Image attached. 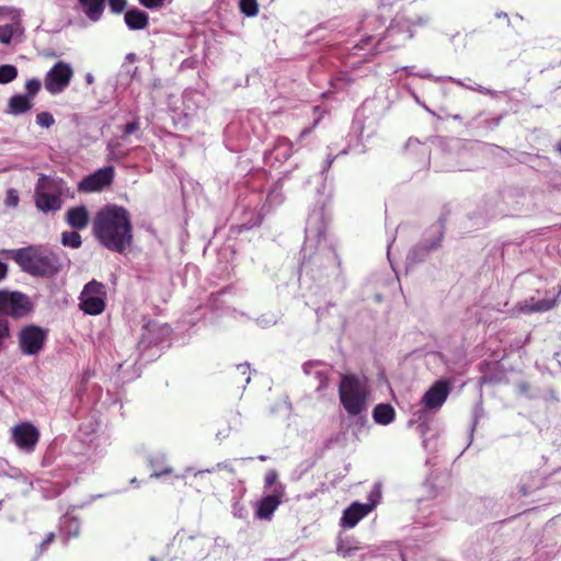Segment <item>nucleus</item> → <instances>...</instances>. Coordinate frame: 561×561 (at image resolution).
<instances>
[{
  "instance_id": "obj_1",
  "label": "nucleus",
  "mask_w": 561,
  "mask_h": 561,
  "mask_svg": "<svg viewBox=\"0 0 561 561\" xmlns=\"http://www.w3.org/2000/svg\"><path fill=\"white\" fill-rule=\"evenodd\" d=\"M92 231L104 248L121 254L131 245L134 239L130 215L126 208L117 205H107L96 213Z\"/></svg>"
},
{
  "instance_id": "obj_2",
  "label": "nucleus",
  "mask_w": 561,
  "mask_h": 561,
  "mask_svg": "<svg viewBox=\"0 0 561 561\" xmlns=\"http://www.w3.org/2000/svg\"><path fill=\"white\" fill-rule=\"evenodd\" d=\"M13 259L24 272L33 276L51 277L62 267L56 253L38 247L19 249Z\"/></svg>"
},
{
  "instance_id": "obj_3",
  "label": "nucleus",
  "mask_w": 561,
  "mask_h": 561,
  "mask_svg": "<svg viewBox=\"0 0 561 561\" xmlns=\"http://www.w3.org/2000/svg\"><path fill=\"white\" fill-rule=\"evenodd\" d=\"M66 182L60 178L39 174L34 188V203L38 210L56 213L61 209Z\"/></svg>"
},
{
  "instance_id": "obj_4",
  "label": "nucleus",
  "mask_w": 561,
  "mask_h": 561,
  "mask_svg": "<svg viewBox=\"0 0 561 561\" xmlns=\"http://www.w3.org/2000/svg\"><path fill=\"white\" fill-rule=\"evenodd\" d=\"M369 389L367 381L356 375H344L339 385L340 402L344 410L353 416L366 410Z\"/></svg>"
},
{
  "instance_id": "obj_5",
  "label": "nucleus",
  "mask_w": 561,
  "mask_h": 561,
  "mask_svg": "<svg viewBox=\"0 0 561 561\" xmlns=\"http://www.w3.org/2000/svg\"><path fill=\"white\" fill-rule=\"evenodd\" d=\"M47 332L41 327L30 324L24 327L19 333V344L23 354H38L46 341Z\"/></svg>"
},
{
  "instance_id": "obj_6",
  "label": "nucleus",
  "mask_w": 561,
  "mask_h": 561,
  "mask_svg": "<svg viewBox=\"0 0 561 561\" xmlns=\"http://www.w3.org/2000/svg\"><path fill=\"white\" fill-rule=\"evenodd\" d=\"M73 76L70 65L58 61L47 72L45 78V88L51 94L62 92L70 83Z\"/></svg>"
},
{
  "instance_id": "obj_7",
  "label": "nucleus",
  "mask_w": 561,
  "mask_h": 561,
  "mask_svg": "<svg viewBox=\"0 0 561 561\" xmlns=\"http://www.w3.org/2000/svg\"><path fill=\"white\" fill-rule=\"evenodd\" d=\"M115 176L114 168L108 165L96 170L84 176L78 183V191L81 193L100 192L113 183Z\"/></svg>"
},
{
  "instance_id": "obj_8",
  "label": "nucleus",
  "mask_w": 561,
  "mask_h": 561,
  "mask_svg": "<svg viewBox=\"0 0 561 561\" xmlns=\"http://www.w3.org/2000/svg\"><path fill=\"white\" fill-rule=\"evenodd\" d=\"M39 435V431L30 422L20 423L12 428L15 445L25 453L35 450Z\"/></svg>"
},
{
  "instance_id": "obj_9",
  "label": "nucleus",
  "mask_w": 561,
  "mask_h": 561,
  "mask_svg": "<svg viewBox=\"0 0 561 561\" xmlns=\"http://www.w3.org/2000/svg\"><path fill=\"white\" fill-rule=\"evenodd\" d=\"M450 391V381L448 379H439L424 393L422 403L428 410H437L445 403Z\"/></svg>"
},
{
  "instance_id": "obj_10",
  "label": "nucleus",
  "mask_w": 561,
  "mask_h": 561,
  "mask_svg": "<svg viewBox=\"0 0 561 561\" xmlns=\"http://www.w3.org/2000/svg\"><path fill=\"white\" fill-rule=\"evenodd\" d=\"M3 314L13 318L25 317L33 308L28 297L22 293L5 290Z\"/></svg>"
},
{
  "instance_id": "obj_11",
  "label": "nucleus",
  "mask_w": 561,
  "mask_h": 561,
  "mask_svg": "<svg viewBox=\"0 0 561 561\" xmlns=\"http://www.w3.org/2000/svg\"><path fill=\"white\" fill-rule=\"evenodd\" d=\"M285 496V486L279 484L276 486L272 494L263 496L257 503L255 511V517L259 519L270 520L282 504L283 497Z\"/></svg>"
},
{
  "instance_id": "obj_12",
  "label": "nucleus",
  "mask_w": 561,
  "mask_h": 561,
  "mask_svg": "<svg viewBox=\"0 0 561 561\" xmlns=\"http://www.w3.org/2000/svg\"><path fill=\"white\" fill-rule=\"evenodd\" d=\"M374 505L353 503L344 512L341 518V525L346 528H353L363 519L373 508Z\"/></svg>"
},
{
  "instance_id": "obj_13",
  "label": "nucleus",
  "mask_w": 561,
  "mask_h": 561,
  "mask_svg": "<svg viewBox=\"0 0 561 561\" xmlns=\"http://www.w3.org/2000/svg\"><path fill=\"white\" fill-rule=\"evenodd\" d=\"M67 224L77 230H82L88 227L90 221L89 211L85 206L71 207L66 213Z\"/></svg>"
},
{
  "instance_id": "obj_14",
  "label": "nucleus",
  "mask_w": 561,
  "mask_h": 561,
  "mask_svg": "<svg viewBox=\"0 0 561 561\" xmlns=\"http://www.w3.org/2000/svg\"><path fill=\"white\" fill-rule=\"evenodd\" d=\"M124 19L128 28L133 31L144 30L149 23L148 14L139 9L128 10Z\"/></svg>"
},
{
  "instance_id": "obj_15",
  "label": "nucleus",
  "mask_w": 561,
  "mask_h": 561,
  "mask_svg": "<svg viewBox=\"0 0 561 561\" xmlns=\"http://www.w3.org/2000/svg\"><path fill=\"white\" fill-rule=\"evenodd\" d=\"M105 298L102 296L80 297V309L91 316L101 314L105 309Z\"/></svg>"
},
{
  "instance_id": "obj_16",
  "label": "nucleus",
  "mask_w": 561,
  "mask_h": 561,
  "mask_svg": "<svg viewBox=\"0 0 561 561\" xmlns=\"http://www.w3.org/2000/svg\"><path fill=\"white\" fill-rule=\"evenodd\" d=\"M396 416L394 409L388 403H379L373 410V419L377 424L388 425Z\"/></svg>"
},
{
  "instance_id": "obj_17",
  "label": "nucleus",
  "mask_w": 561,
  "mask_h": 561,
  "mask_svg": "<svg viewBox=\"0 0 561 561\" xmlns=\"http://www.w3.org/2000/svg\"><path fill=\"white\" fill-rule=\"evenodd\" d=\"M32 107V100L26 95L15 94L9 100V110L12 114H23Z\"/></svg>"
},
{
  "instance_id": "obj_18",
  "label": "nucleus",
  "mask_w": 561,
  "mask_h": 561,
  "mask_svg": "<svg viewBox=\"0 0 561 561\" xmlns=\"http://www.w3.org/2000/svg\"><path fill=\"white\" fill-rule=\"evenodd\" d=\"M79 3L90 20L96 21L100 19L104 8V0H79Z\"/></svg>"
},
{
  "instance_id": "obj_19",
  "label": "nucleus",
  "mask_w": 561,
  "mask_h": 561,
  "mask_svg": "<svg viewBox=\"0 0 561 561\" xmlns=\"http://www.w3.org/2000/svg\"><path fill=\"white\" fill-rule=\"evenodd\" d=\"M98 297V296H102V297H106V290H105V286L104 284L100 283V282H96V280H91L89 282L82 293H81V297Z\"/></svg>"
},
{
  "instance_id": "obj_20",
  "label": "nucleus",
  "mask_w": 561,
  "mask_h": 561,
  "mask_svg": "<svg viewBox=\"0 0 561 561\" xmlns=\"http://www.w3.org/2000/svg\"><path fill=\"white\" fill-rule=\"evenodd\" d=\"M61 243L65 247L78 249L82 244L81 236L77 231H65L61 233Z\"/></svg>"
},
{
  "instance_id": "obj_21",
  "label": "nucleus",
  "mask_w": 561,
  "mask_h": 561,
  "mask_svg": "<svg viewBox=\"0 0 561 561\" xmlns=\"http://www.w3.org/2000/svg\"><path fill=\"white\" fill-rule=\"evenodd\" d=\"M151 465H152L153 471L150 474V478L160 479L162 477L173 473L172 466H170L168 463L162 465V463H160L159 459L151 460Z\"/></svg>"
},
{
  "instance_id": "obj_22",
  "label": "nucleus",
  "mask_w": 561,
  "mask_h": 561,
  "mask_svg": "<svg viewBox=\"0 0 561 561\" xmlns=\"http://www.w3.org/2000/svg\"><path fill=\"white\" fill-rule=\"evenodd\" d=\"M18 77V69L12 65L0 66V83L5 84Z\"/></svg>"
},
{
  "instance_id": "obj_23",
  "label": "nucleus",
  "mask_w": 561,
  "mask_h": 561,
  "mask_svg": "<svg viewBox=\"0 0 561 561\" xmlns=\"http://www.w3.org/2000/svg\"><path fill=\"white\" fill-rule=\"evenodd\" d=\"M240 11L247 16H255L259 13V4L256 0H240Z\"/></svg>"
},
{
  "instance_id": "obj_24",
  "label": "nucleus",
  "mask_w": 561,
  "mask_h": 561,
  "mask_svg": "<svg viewBox=\"0 0 561 561\" xmlns=\"http://www.w3.org/2000/svg\"><path fill=\"white\" fill-rule=\"evenodd\" d=\"M556 299H542L537 301L530 307V311L533 312H543L551 310L556 306Z\"/></svg>"
},
{
  "instance_id": "obj_25",
  "label": "nucleus",
  "mask_w": 561,
  "mask_h": 561,
  "mask_svg": "<svg viewBox=\"0 0 561 561\" xmlns=\"http://www.w3.org/2000/svg\"><path fill=\"white\" fill-rule=\"evenodd\" d=\"M107 151L110 158L113 160H118L126 156V152L122 150V145L119 142H108Z\"/></svg>"
},
{
  "instance_id": "obj_26",
  "label": "nucleus",
  "mask_w": 561,
  "mask_h": 561,
  "mask_svg": "<svg viewBox=\"0 0 561 561\" xmlns=\"http://www.w3.org/2000/svg\"><path fill=\"white\" fill-rule=\"evenodd\" d=\"M26 90V96H28L31 100L41 90V82L37 79H31L26 81L25 84Z\"/></svg>"
},
{
  "instance_id": "obj_27",
  "label": "nucleus",
  "mask_w": 561,
  "mask_h": 561,
  "mask_svg": "<svg viewBox=\"0 0 561 561\" xmlns=\"http://www.w3.org/2000/svg\"><path fill=\"white\" fill-rule=\"evenodd\" d=\"M13 36V26L11 24H5L0 26V42L2 44H9Z\"/></svg>"
},
{
  "instance_id": "obj_28",
  "label": "nucleus",
  "mask_w": 561,
  "mask_h": 561,
  "mask_svg": "<svg viewBox=\"0 0 561 561\" xmlns=\"http://www.w3.org/2000/svg\"><path fill=\"white\" fill-rule=\"evenodd\" d=\"M54 117L48 112H42L36 116V123L42 127L49 128L54 124Z\"/></svg>"
},
{
  "instance_id": "obj_29",
  "label": "nucleus",
  "mask_w": 561,
  "mask_h": 561,
  "mask_svg": "<svg viewBox=\"0 0 561 561\" xmlns=\"http://www.w3.org/2000/svg\"><path fill=\"white\" fill-rule=\"evenodd\" d=\"M278 480V473L274 469H270L264 476V489H270L276 484Z\"/></svg>"
},
{
  "instance_id": "obj_30",
  "label": "nucleus",
  "mask_w": 561,
  "mask_h": 561,
  "mask_svg": "<svg viewBox=\"0 0 561 561\" xmlns=\"http://www.w3.org/2000/svg\"><path fill=\"white\" fill-rule=\"evenodd\" d=\"M20 198L18 191L14 188H10L7 191L5 196V205L9 207H16L19 205Z\"/></svg>"
},
{
  "instance_id": "obj_31",
  "label": "nucleus",
  "mask_w": 561,
  "mask_h": 561,
  "mask_svg": "<svg viewBox=\"0 0 561 561\" xmlns=\"http://www.w3.org/2000/svg\"><path fill=\"white\" fill-rule=\"evenodd\" d=\"M127 1L126 0H108V5L111 8V11L113 13L119 14L124 11L126 8Z\"/></svg>"
},
{
  "instance_id": "obj_32",
  "label": "nucleus",
  "mask_w": 561,
  "mask_h": 561,
  "mask_svg": "<svg viewBox=\"0 0 561 561\" xmlns=\"http://www.w3.org/2000/svg\"><path fill=\"white\" fill-rule=\"evenodd\" d=\"M140 128V125L138 121H133L130 123H127L124 127V135L123 138H126L127 136L136 133Z\"/></svg>"
},
{
  "instance_id": "obj_33",
  "label": "nucleus",
  "mask_w": 561,
  "mask_h": 561,
  "mask_svg": "<svg viewBox=\"0 0 561 561\" xmlns=\"http://www.w3.org/2000/svg\"><path fill=\"white\" fill-rule=\"evenodd\" d=\"M55 540V534L48 533L46 537L43 539V541L38 546V552L43 553L47 550L48 546Z\"/></svg>"
},
{
  "instance_id": "obj_34",
  "label": "nucleus",
  "mask_w": 561,
  "mask_h": 561,
  "mask_svg": "<svg viewBox=\"0 0 561 561\" xmlns=\"http://www.w3.org/2000/svg\"><path fill=\"white\" fill-rule=\"evenodd\" d=\"M55 540V534L48 533L46 537L43 539V541L38 546V552L43 553L47 550L48 546Z\"/></svg>"
},
{
  "instance_id": "obj_35",
  "label": "nucleus",
  "mask_w": 561,
  "mask_h": 561,
  "mask_svg": "<svg viewBox=\"0 0 561 561\" xmlns=\"http://www.w3.org/2000/svg\"><path fill=\"white\" fill-rule=\"evenodd\" d=\"M139 2L147 9H157L163 4L164 0H139Z\"/></svg>"
},
{
  "instance_id": "obj_36",
  "label": "nucleus",
  "mask_w": 561,
  "mask_h": 561,
  "mask_svg": "<svg viewBox=\"0 0 561 561\" xmlns=\"http://www.w3.org/2000/svg\"><path fill=\"white\" fill-rule=\"evenodd\" d=\"M8 274V265L0 261V280L5 278Z\"/></svg>"
},
{
  "instance_id": "obj_37",
  "label": "nucleus",
  "mask_w": 561,
  "mask_h": 561,
  "mask_svg": "<svg viewBox=\"0 0 561 561\" xmlns=\"http://www.w3.org/2000/svg\"><path fill=\"white\" fill-rule=\"evenodd\" d=\"M318 123H319V119H317V121L313 123L312 127H310V128H305V129L300 133L299 138L301 139V138L306 137L307 135H309V134L312 131V129L318 125Z\"/></svg>"
},
{
  "instance_id": "obj_38",
  "label": "nucleus",
  "mask_w": 561,
  "mask_h": 561,
  "mask_svg": "<svg viewBox=\"0 0 561 561\" xmlns=\"http://www.w3.org/2000/svg\"><path fill=\"white\" fill-rule=\"evenodd\" d=\"M5 290H0V314H3Z\"/></svg>"
},
{
  "instance_id": "obj_39",
  "label": "nucleus",
  "mask_w": 561,
  "mask_h": 561,
  "mask_svg": "<svg viewBox=\"0 0 561 561\" xmlns=\"http://www.w3.org/2000/svg\"><path fill=\"white\" fill-rule=\"evenodd\" d=\"M519 492H520V493H522V495H524V496L528 494V490H527V488H526L525 485L520 486Z\"/></svg>"
},
{
  "instance_id": "obj_40",
  "label": "nucleus",
  "mask_w": 561,
  "mask_h": 561,
  "mask_svg": "<svg viewBox=\"0 0 561 561\" xmlns=\"http://www.w3.org/2000/svg\"><path fill=\"white\" fill-rule=\"evenodd\" d=\"M556 150L561 154V140L556 145Z\"/></svg>"
},
{
  "instance_id": "obj_41",
  "label": "nucleus",
  "mask_w": 561,
  "mask_h": 561,
  "mask_svg": "<svg viewBox=\"0 0 561 561\" xmlns=\"http://www.w3.org/2000/svg\"><path fill=\"white\" fill-rule=\"evenodd\" d=\"M267 456H264V455H260L257 456V459L261 460V461H266L267 460Z\"/></svg>"
},
{
  "instance_id": "obj_42",
  "label": "nucleus",
  "mask_w": 561,
  "mask_h": 561,
  "mask_svg": "<svg viewBox=\"0 0 561 561\" xmlns=\"http://www.w3.org/2000/svg\"><path fill=\"white\" fill-rule=\"evenodd\" d=\"M497 16H504L505 19H507V14L506 13L497 14Z\"/></svg>"
}]
</instances>
